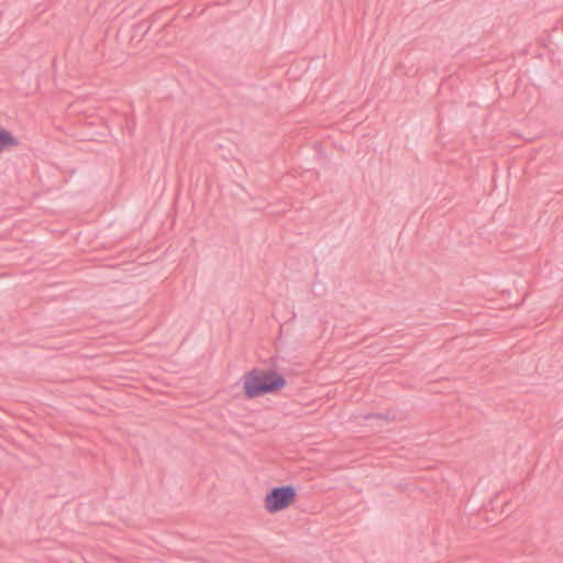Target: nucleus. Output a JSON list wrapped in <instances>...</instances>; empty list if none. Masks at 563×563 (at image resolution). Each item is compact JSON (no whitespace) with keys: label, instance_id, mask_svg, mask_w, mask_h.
Returning a JSON list of instances; mask_svg holds the SVG:
<instances>
[{"label":"nucleus","instance_id":"3","mask_svg":"<svg viewBox=\"0 0 563 563\" xmlns=\"http://www.w3.org/2000/svg\"><path fill=\"white\" fill-rule=\"evenodd\" d=\"M19 144V140L10 131L0 126V153Z\"/></svg>","mask_w":563,"mask_h":563},{"label":"nucleus","instance_id":"1","mask_svg":"<svg viewBox=\"0 0 563 563\" xmlns=\"http://www.w3.org/2000/svg\"><path fill=\"white\" fill-rule=\"evenodd\" d=\"M243 393L246 398L253 399L283 389L287 382L283 374L275 369L253 368L242 377Z\"/></svg>","mask_w":563,"mask_h":563},{"label":"nucleus","instance_id":"2","mask_svg":"<svg viewBox=\"0 0 563 563\" xmlns=\"http://www.w3.org/2000/svg\"><path fill=\"white\" fill-rule=\"evenodd\" d=\"M297 490L292 485L272 488L265 496L264 506L269 514H276L289 507L296 499Z\"/></svg>","mask_w":563,"mask_h":563},{"label":"nucleus","instance_id":"4","mask_svg":"<svg viewBox=\"0 0 563 563\" xmlns=\"http://www.w3.org/2000/svg\"><path fill=\"white\" fill-rule=\"evenodd\" d=\"M373 418L382 419L383 416L380 413H369L364 417L365 420L373 419Z\"/></svg>","mask_w":563,"mask_h":563}]
</instances>
